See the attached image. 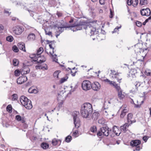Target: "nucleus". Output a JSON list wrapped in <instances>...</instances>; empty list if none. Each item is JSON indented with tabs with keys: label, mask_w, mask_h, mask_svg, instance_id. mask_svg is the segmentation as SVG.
I'll return each mask as SVG.
<instances>
[{
	"label": "nucleus",
	"mask_w": 151,
	"mask_h": 151,
	"mask_svg": "<svg viewBox=\"0 0 151 151\" xmlns=\"http://www.w3.org/2000/svg\"><path fill=\"white\" fill-rule=\"evenodd\" d=\"M93 109L92 105L89 103H85L81 106V113L83 117L87 118L92 114Z\"/></svg>",
	"instance_id": "obj_1"
},
{
	"label": "nucleus",
	"mask_w": 151,
	"mask_h": 151,
	"mask_svg": "<svg viewBox=\"0 0 151 151\" xmlns=\"http://www.w3.org/2000/svg\"><path fill=\"white\" fill-rule=\"evenodd\" d=\"M90 23L91 22H88L84 21H81L78 24L74 23L72 24H70V27H75L77 31L80 30L83 28L85 29H88V27H90Z\"/></svg>",
	"instance_id": "obj_2"
},
{
	"label": "nucleus",
	"mask_w": 151,
	"mask_h": 151,
	"mask_svg": "<svg viewBox=\"0 0 151 151\" xmlns=\"http://www.w3.org/2000/svg\"><path fill=\"white\" fill-rule=\"evenodd\" d=\"M78 111H74L72 114L73 117V122L76 128H78L80 126V120L78 115H79Z\"/></svg>",
	"instance_id": "obj_3"
},
{
	"label": "nucleus",
	"mask_w": 151,
	"mask_h": 151,
	"mask_svg": "<svg viewBox=\"0 0 151 151\" xmlns=\"http://www.w3.org/2000/svg\"><path fill=\"white\" fill-rule=\"evenodd\" d=\"M91 83L88 80L84 81L82 83V88L85 91H86L91 89Z\"/></svg>",
	"instance_id": "obj_4"
},
{
	"label": "nucleus",
	"mask_w": 151,
	"mask_h": 151,
	"mask_svg": "<svg viewBox=\"0 0 151 151\" xmlns=\"http://www.w3.org/2000/svg\"><path fill=\"white\" fill-rule=\"evenodd\" d=\"M141 141L139 139H135L132 140L130 143V145L132 147H135L136 150L139 151L140 149L139 145L141 144Z\"/></svg>",
	"instance_id": "obj_5"
},
{
	"label": "nucleus",
	"mask_w": 151,
	"mask_h": 151,
	"mask_svg": "<svg viewBox=\"0 0 151 151\" xmlns=\"http://www.w3.org/2000/svg\"><path fill=\"white\" fill-rule=\"evenodd\" d=\"M141 14L142 16H149L151 14L150 9L148 8L142 9L140 11Z\"/></svg>",
	"instance_id": "obj_6"
},
{
	"label": "nucleus",
	"mask_w": 151,
	"mask_h": 151,
	"mask_svg": "<svg viewBox=\"0 0 151 151\" xmlns=\"http://www.w3.org/2000/svg\"><path fill=\"white\" fill-rule=\"evenodd\" d=\"M24 28L23 27L19 26H17L16 27L13 32L16 35H19L24 31Z\"/></svg>",
	"instance_id": "obj_7"
},
{
	"label": "nucleus",
	"mask_w": 151,
	"mask_h": 151,
	"mask_svg": "<svg viewBox=\"0 0 151 151\" xmlns=\"http://www.w3.org/2000/svg\"><path fill=\"white\" fill-rule=\"evenodd\" d=\"M91 88L94 91H98L100 88L101 85L97 82H95L93 83H91Z\"/></svg>",
	"instance_id": "obj_8"
},
{
	"label": "nucleus",
	"mask_w": 151,
	"mask_h": 151,
	"mask_svg": "<svg viewBox=\"0 0 151 151\" xmlns=\"http://www.w3.org/2000/svg\"><path fill=\"white\" fill-rule=\"evenodd\" d=\"M27 77L26 76H22L19 77L17 80V83L19 84H21L27 81Z\"/></svg>",
	"instance_id": "obj_9"
},
{
	"label": "nucleus",
	"mask_w": 151,
	"mask_h": 151,
	"mask_svg": "<svg viewBox=\"0 0 151 151\" xmlns=\"http://www.w3.org/2000/svg\"><path fill=\"white\" fill-rule=\"evenodd\" d=\"M103 135L106 136H108L110 132H111V129H109L107 126L103 127Z\"/></svg>",
	"instance_id": "obj_10"
},
{
	"label": "nucleus",
	"mask_w": 151,
	"mask_h": 151,
	"mask_svg": "<svg viewBox=\"0 0 151 151\" xmlns=\"http://www.w3.org/2000/svg\"><path fill=\"white\" fill-rule=\"evenodd\" d=\"M62 27L58 26L57 27L58 29H59L58 32L59 33V34H61L62 33L64 30L63 28H70V24L68 23H66L65 24H61Z\"/></svg>",
	"instance_id": "obj_11"
},
{
	"label": "nucleus",
	"mask_w": 151,
	"mask_h": 151,
	"mask_svg": "<svg viewBox=\"0 0 151 151\" xmlns=\"http://www.w3.org/2000/svg\"><path fill=\"white\" fill-rule=\"evenodd\" d=\"M29 100L27 97L24 96H21L20 99V102L22 105L24 106V105H27V103L28 102H29L28 101Z\"/></svg>",
	"instance_id": "obj_12"
},
{
	"label": "nucleus",
	"mask_w": 151,
	"mask_h": 151,
	"mask_svg": "<svg viewBox=\"0 0 151 151\" xmlns=\"http://www.w3.org/2000/svg\"><path fill=\"white\" fill-rule=\"evenodd\" d=\"M90 27H88V29H87L89 31H90V33L91 34V35H93L95 34H97L99 32V30H97L95 28H93V27L91 26L90 24Z\"/></svg>",
	"instance_id": "obj_13"
},
{
	"label": "nucleus",
	"mask_w": 151,
	"mask_h": 151,
	"mask_svg": "<svg viewBox=\"0 0 151 151\" xmlns=\"http://www.w3.org/2000/svg\"><path fill=\"white\" fill-rule=\"evenodd\" d=\"M37 58L38 60L37 64H41L45 62L46 60V58L44 55L41 56L39 55Z\"/></svg>",
	"instance_id": "obj_14"
},
{
	"label": "nucleus",
	"mask_w": 151,
	"mask_h": 151,
	"mask_svg": "<svg viewBox=\"0 0 151 151\" xmlns=\"http://www.w3.org/2000/svg\"><path fill=\"white\" fill-rule=\"evenodd\" d=\"M20 70L21 74L22 76L29 73L30 71L29 69L27 66L26 67H24L23 68L21 69Z\"/></svg>",
	"instance_id": "obj_15"
},
{
	"label": "nucleus",
	"mask_w": 151,
	"mask_h": 151,
	"mask_svg": "<svg viewBox=\"0 0 151 151\" xmlns=\"http://www.w3.org/2000/svg\"><path fill=\"white\" fill-rule=\"evenodd\" d=\"M15 119L17 121L21 122L22 123H24L25 122V118L24 117H22L20 115H17L15 116Z\"/></svg>",
	"instance_id": "obj_16"
},
{
	"label": "nucleus",
	"mask_w": 151,
	"mask_h": 151,
	"mask_svg": "<svg viewBox=\"0 0 151 151\" xmlns=\"http://www.w3.org/2000/svg\"><path fill=\"white\" fill-rule=\"evenodd\" d=\"M129 125L128 123H125L123 126L121 127V129L122 131L125 133L127 131V128L129 126Z\"/></svg>",
	"instance_id": "obj_17"
},
{
	"label": "nucleus",
	"mask_w": 151,
	"mask_h": 151,
	"mask_svg": "<svg viewBox=\"0 0 151 151\" xmlns=\"http://www.w3.org/2000/svg\"><path fill=\"white\" fill-rule=\"evenodd\" d=\"M61 142V141L60 139H57L55 138H54L52 141V143L54 145H56L58 143L60 145Z\"/></svg>",
	"instance_id": "obj_18"
},
{
	"label": "nucleus",
	"mask_w": 151,
	"mask_h": 151,
	"mask_svg": "<svg viewBox=\"0 0 151 151\" xmlns=\"http://www.w3.org/2000/svg\"><path fill=\"white\" fill-rule=\"evenodd\" d=\"M135 84L134 86L135 88L134 89V88H133L131 91H132L133 92H137L138 91V88L140 86L141 83L140 82H137L136 83H135Z\"/></svg>",
	"instance_id": "obj_19"
},
{
	"label": "nucleus",
	"mask_w": 151,
	"mask_h": 151,
	"mask_svg": "<svg viewBox=\"0 0 151 151\" xmlns=\"http://www.w3.org/2000/svg\"><path fill=\"white\" fill-rule=\"evenodd\" d=\"M40 146L43 149L45 150L49 147V145L46 142H43L41 143Z\"/></svg>",
	"instance_id": "obj_20"
},
{
	"label": "nucleus",
	"mask_w": 151,
	"mask_h": 151,
	"mask_svg": "<svg viewBox=\"0 0 151 151\" xmlns=\"http://www.w3.org/2000/svg\"><path fill=\"white\" fill-rule=\"evenodd\" d=\"M35 38V36L33 33H30L28 36L27 38L29 40H34Z\"/></svg>",
	"instance_id": "obj_21"
},
{
	"label": "nucleus",
	"mask_w": 151,
	"mask_h": 151,
	"mask_svg": "<svg viewBox=\"0 0 151 151\" xmlns=\"http://www.w3.org/2000/svg\"><path fill=\"white\" fill-rule=\"evenodd\" d=\"M28 102L27 103V104L26 105H24V106L26 108L28 109H32V104L31 101L30 100L28 101Z\"/></svg>",
	"instance_id": "obj_22"
},
{
	"label": "nucleus",
	"mask_w": 151,
	"mask_h": 151,
	"mask_svg": "<svg viewBox=\"0 0 151 151\" xmlns=\"http://www.w3.org/2000/svg\"><path fill=\"white\" fill-rule=\"evenodd\" d=\"M19 48L20 50H23L24 52H26L25 47V44L24 43L21 44L18 43V45Z\"/></svg>",
	"instance_id": "obj_23"
},
{
	"label": "nucleus",
	"mask_w": 151,
	"mask_h": 151,
	"mask_svg": "<svg viewBox=\"0 0 151 151\" xmlns=\"http://www.w3.org/2000/svg\"><path fill=\"white\" fill-rule=\"evenodd\" d=\"M128 111L126 109H124L121 112L120 115V117L121 118H124V116L126 115L127 113L128 112Z\"/></svg>",
	"instance_id": "obj_24"
},
{
	"label": "nucleus",
	"mask_w": 151,
	"mask_h": 151,
	"mask_svg": "<svg viewBox=\"0 0 151 151\" xmlns=\"http://www.w3.org/2000/svg\"><path fill=\"white\" fill-rule=\"evenodd\" d=\"M68 75V74H66L65 77H63L59 81V83L60 84L63 83L67 81V79L68 78V76H67Z\"/></svg>",
	"instance_id": "obj_25"
},
{
	"label": "nucleus",
	"mask_w": 151,
	"mask_h": 151,
	"mask_svg": "<svg viewBox=\"0 0 151 151\" xmlns=\"http://www.w3.org/2000/svg\"><path fill=\"white\" fill-rule=\"evenodd\" d=\"M99 115L100 114L98 112H94L92 116V118L94 119V120L97 119Z\"/></svg>",
	"instance_id": "obj_26"
},
{
	"label": "nucleus",
	"mask_w": 151,
	"mask_h": 151,
	"mask_svg": "<svg viewBox=\"0 0 151 151\" xmlns=\"http://www.w3.org/2000/svg\"><path fill=\"white\" fill-rule=\"evenodd\" d=\"M103 127H102L100 128L97 133V135L98 137L102 136L103 135Z\"/></svg>",
	"instance_id": "obj_27"
},
{
	"label": "nucleus",
	"mask_w": 151,
	"mask_h": 151,
	"mask_svg": "<svg viewBox=\"0 0 151 151\" xmlns=\"http://www.w3.org/2000/svg\"><path fill=\"white\" fill-rule=\"evenodd\" d=\"M12 108L11 104L8 105L6 107V110L9 113H11L12 112Z\"/></svg>",
	"instance_id": "obj_28"
},
{
	"label": "nucleus",
	"mask_w": 151,
	"mask_h": 151,
	"mask_svg": "<svg viewBox=\"0 0 151 151\" xmlns=\"http://www.w3.org/2000/svg\"><path fill=\"white\" fill-rule=\"evenodd\" d=\"M61 72V71L58 70H56L55 71L53 74V76L54 78L56 77L57 78H59V74Z\"/></svg>",
	"instance_id": "obj_29"
},
{
	"label": "nucleus",
	"mask_w": 151,
	"mask_h": 151,
	"mask_svg": "<svg viewBox=\"0 0 151 151\" xmlns=\"http://www.w3.org/2000/svg\"><path fill=\"white\" fill-rule=\"evenodd\" d=\"M72 140V137L71 136L69 135L67 136L65 139V141L67 142H70Z\"/></svg>",
	"instance_id": "obj_30"
},
{
	"label": "nucleus",
	"mask_w": 151,
	"mask_h": 151,
	"mask_svg": "<svg viewBox=\"0 0 151 151\" xmlns=\"http://www.w3.org/2000/svg\"><path fill=\"white\" fill-rule=\"evenodd\" d=\"M13 65L15 66H17L19 65V61L16 58H14L13 60Z\"/></svg>",
	"instance_id": "obj_31"
},
{
	"label": "nucleus",
	"mask_w": 151,
	"mask_h": 151,
	"mask_svg": "<svg viewBox=\"0 0 151 151\" xmlns=\"http://www.w3.org/2000/svg\"><path fill=\"white\" fill-rule=\"evenodd\" d=\"M14 75L16 76H19L21 74V70L19 69L16 70L14 71Z\"/></svg>",
	"instance_id": "obj_32"
},
{
	"label": "nucleus",
	"mask_w": 151,
	"mask_h": 151,
	"mask_svg": "<svg viewBox=\"0 0 151 151\" xmlns=\"http://www.w3.org/2000/svg\"><path fill=\"white\" fill-rule=\"evenodd\" d=\"M119 76L118 73H115L114 75V77L115 78H116V80H117V81L119 83H120L121 82V81H120L122 79V78H119Z\"/></svg>",
	"instance_id": "obj_33"
},
{
	"label": "nucleus",
	"mask_w": 151,
	"mask_h": 151,
	"mask_svg": "<svg viewBox=\"0 0 151 151\" xmlns=\"http://www.w3.org/2000/svg\"><path fill=\"white\" fill-rule=\"evenodd\" d=\"M91 132L94 133L97 131V128L96 126H93L91 127L90 129Z\"/></svg>",
	"instance_id": "obj_34"
},
{
	"label": "nucleus",
	"mask_w": 151,
	"mask_h": 151,
	"mask_svg": "<svg viewBox=\"0 0 151 151\" xmlns=\"http://www.w3.org/2000/svg\"><path fill=\"white\" fill-rule=\"evenodd\" d=\"M43 51V49L42 47H40L37 50V55H41V54Z\"/></svg>",
	"instance_id": "obj_35"
},
{
	"label": "nucleus",
	"mask_w": 151,
	"mask_h": 151,
	"mask_svg": "<svg viewBox=\"0 0 151 151\" xmlns=\"http://www.w3.org/2000/svg\"><path fill=\"white\" fill-rule=\"evenodd\" d=\"M147 4V0H140L139 4L141 5H145Z\"/></svg>",
	"instance_id": "obj_36"
},
{
	"label": "nucleus",
	"mask_w": 151,
	"mask_h": 151,
	"mask_svg": "<svg viewBox=\"0 0 151 151\" xmlns=\"http://www.w3.org/2000/svg\"><path fill=\"white\" fill-rule=\"evenodd\" d=\"M13 38L12 36H9L6 38V40L9 42H11L13 41Z\"/></svg>",
	"instance_id": "obj_37"
},
{
	"label": "nucleus",
	"mask_w": 151,
	"mask_h": 151,
	"mask_svg": "<svg viewBox=\"0 0 151 151\" xmlns=\"http://www.w3.org/2000/svg\"><path fill=\"white\" fill-rule=\"evenodd\" d=\"M12 50L15 52H17L19 51V50L18 48L16 45H14L12 47Z\"/></svg>",
	"instance_id": "obj_38"
},
{
	"label": "nucleus",
	"mask_w": 151,
	"mask_h": 151,
	"mask_svg": "<svg viewBox=\"0 0 151 151\" xmlns=\"http://www.w3.org/2000/svg\"><path fill=\"white\" fill-rule=\"evenodd\" d=\"M70 87L71 88V89L70 90V92L69 93L71 94V92H73L75 91L76 89L77 88L78 86L77 84H76L73 88V87L72 86H71Z\"/></svg>",
	"instance_id": "obj_39"
},
{
	"label": "nucleus",
	"mask_w": 151,
	"mask_h": 151,
	"mask_svg": "<svg viewBox=\"0 0 151 151\" xmlns=\"http://www.w3.org/2000/svg\"><path fill=\"white\" fill-rule=\"evenodd\" d=\"M9 10H10L9 9H5L4 11V13L7 14L8 16H9L11 12H9Z\"/></svg>",
	"instance_id": "obj_40"
},
{
	"label": "nucleus",
	"mask_w": 151,
	"mask_h": 151,
	"mask_svg": "<svg viewBox=\"0 0 151 151\" xmlns=\"http://www.w3.org/2000/svg\"><path fill=\"white\" fill-rule=\"evenodd\" d=\"M118 96L120 99L121 98H122L123 97L124 95L122 94V90H120L119 91H118Z\"/></svg>",
	"instance_id": "obj_41"
},
{
	"label": "nucleus",
	"mask_w": 151,
	"mask_h": 151,
	"mask_svg": "<svg viewBox=\"0 0 151 151\" xmlns=\"http://www.w3.org/2000/svg\"><path fill=\"white\" fill-rule=\"evenodd\" d=\"M12 96V101H16L17 100V94L14 93L13 94Z\"/></svg>",
	"instance_id": "obj_42"
},
{
	"label": "nucleus",
	"mask_w": 151,
	"mask_h": 151,
	"mask_svg": "<svg viewBox=\"0 0 151 151\" xmlns=\"http://www.w3.org/2000/svg\"><path fill=\"white\" fill-rule=\"evenodd\" d=\"M98 122L100 124H105V122L103 118H101L98 120Z\"/></svg>",
	"instance_id": "obj_43"
},
{
	"label": "nucleus",
	"mask_w": 151,
	"mask_h": 151,
	"mask_svg": "<svg viewBox=\"0 0 151 151\" xmlns=\"http://www.w3.org/2000/svg\"><path fill=\"white\" fill-rule=\"evenodd\" d=\"M39 55H37V54H33L30 55L29 57L31 59H33L37 57Z\"/></svg>",
	"instance_id": "obj_44"
},
{
	"label": "nucleus",
	"mask_w": 151,
	"mask_h": 151,
	"mask_svg": "<svg viewBox=\"0 0 151 151\" xmlns=\"http://www.w3.org/2000/svg\"><path fill=\"white\" fill-rule=\"evenodd\" d=\"M99 30L101 31L100 33L101 34H99V36H101L102 35H104L105 34L106 32L104 30H103L101 28L99 29Z\"/></svg>",
	"instance_id": "obj_45"
},
{
	"label": "nucleus",
	"mask_w": 151,
	"mask_h": 151,
	"mask_svg": "<svg viewBox=\"0 0 151 151\" xmlns=\"http://www.w3.org/2000/svg\"><path fill=\"white\" fill-rule=\"evenodd\" d=\"M121 27V26H120L119 27H116L114 30V31H112V33H115L116 32H117V31H118V29L120 28Z\"/></svg>",
	"instance_id": "obj_46"
},
{
	"label": "nucleus",
	"mask_w": 151,
	"mask_h": 151,
	"mask_svg": "<svg viewBox=\"0 0 151 151\" xmlns=\"http://www.w3.org/2000/svg\"><path fill=\"white\" fill-rule=\"evenodd\" d=\"M110 15L109 16V17L110 18H111L113 17V15H114V12L112 11V10L111 9H110Z\"/></svg>",
	"instance_id": "obj_47"
},
{
	"label": "nucleus",
	"mask_w": 151,
	"mask_h": 151,
	"mask_svg": "<svg viewBox=\"0 0 151 151\" xmlns=\"http://www.w3.org/2000/svg\"><path fill=\"white\" fill-rule=\"evenodd\" d=\"M133 114L131 113H129L127 115V119H132V118Z\"/></svg>",
	"instance_id": "obj_48"
},
{
	"label": "nucleus",
	"mask_w": 151,
	"mask_h": 151,
	"mask_svg": "<svg viewBox=\"0 0 151 151\" xmlns=\"http://www.w3.org/2000/svg\"><path fill=\"white\" fill-rule=\"evenodd\" d=\"M133 2L132 0H130V1H129V0H127V3L129 6L131 5L132 4H133Z\"/></svg>",
	"instance_id": "obj_49"
},
{
	"label": "nucleus",
	"mask_w": 151,
	"mask_h": 151,
	"mask_svg": "<svg viewBox=\"0 0 151 151\" xmlns=\"http://www.w3.org/2000/svg\"><path fill=\"white\" fill-rule=\"evenodd\" d=\"M45 33L46 35H48L49 36H51V37L52 36V33L50 31H49L48 32H47V31L45 29Z\"/></svg>",
	"instance_id": "obj_50"
},
{
	"label": "nucleus",
	"mask_w": 151,
	"mask_h": 151,
	"mask_svg": "<svg viewBox=\"0 0 151 151\" xmlns=\"http://www.w3.org/2000/svg\"><path fill=\"white\" fill-rule=\"evenodd\" d=\"M117 126H114L113 127L112 130H113V132L115 133V134L116 136H119V134L121 133H119V134H118L117 133H116L115 132L116 131H115V130H114L115 127L117 128Z\"/></svg>",
	"instance_id": "obj_51"
},
{
	"label": "nucleus",
	"mask_w": 151,
	"mask_h": 151,
	"mask_svg": "<svg viewBox=\"0 0 151 151\" xmlns=\"http://www.w3.org/2000/svg\"><path fill=\"white\" fill-rule=\"evenodd\" d=\"M136 24L137 26L138 27H140L142 26L141 22L139 21H137L136 22Z\"/></svg>",
	"instance_id": "obj_52"
},
{
	"label": "nucleus",
	"mask_w": 151,
	"mask_h": 151,
	"mask_svg": "<svg viewBox=\"0 0 151 151\" xmlns=\"http://www.w3.org/2000/svg\"><path fill=\"white\" fill-rule=\"evenodd\" d=\"M46 42H47V44H50V43H55L56 42L54 40H52V41H50V40H46Z\"/></svg>",
	"instance_id": "obj_53"
},
{
	"label": "nucleus",
	"mask_w": 151,
	"mask_h": 151,
	"mask_svg": "<svg viewBox=\"0 0 151 151\" xmlns=\"http://www.w3.org/2000/svg\"><path fill=\"white\" fill-rule=\"evenodd\" d=\"M111 85L114 88H116V87L118 86V84H116V83L114 81L112 82V84H111Z\"/></svg>",
	"instance_id": "obj_54"
},
{
	"label": "nucleus",
	"mask_w": 151,
	"mask_h": 151,
	"mask_svg": "<svg viewBox=\"0 0 151 151\" xmlns=\"http://www.w3.org/2000/svg\"><path fill=\"white\" fill-rule=\"evenodd\" d=\"M63 104V102H60L58 103V106L59 107V109H58V110H59V109H60L62 107Z\"/></svg>",
	"instance_id": "obj_55"
},
{
	"label": "nucleus",
	"mask_w": 151,
	"mask_h": 151,
	"mask_svg": "<svg viewBox=\"0 0 151 151\" xmlns=\"http://www.w3.org/2000/svg\"><path fill=\"white\" fill-rule=\"evenodd\" d=\"M55 56V57L53 58V61L55 62L56 63H58V62L57 61H58V59L56 58V57H57V55L56 54H55L54 55Z\"/></svg>",
	"instance_id": "obj_56"
},
{
	"label": "nucleus",
	"mask_w": 151,
	"mask_h": 151,
	"mask_svg": "<svg viewBox=\"0 0 151 151\" xmlns=\"http://www.w3.org/2000/svg\"><path fill=\"white\" fill-rule=\"evenodd\" d=\"M148 137L147 136H145L143 137L142 139L144 141H145V142H146L147 141V140L148 139Z\"/></svg>",
	"instance_id": "obj_57"
},
{
	"label": "nucleus",
	"mask_w": 151,
	"mask_h": 151,
	"mask_svg": "<svg viewBox=\"0 0 151 151\" xmlns=\"http://www.w3.org/2000/svg\"><path fill=\"white\" fill-rule=\"evenodd\" d=\"M138 3V0H135L134 3H133V6L134 7L136 6L137 5Z\"/></svg>",
	"instance_id": "obj_58"
},
{
	"label": "nucleus",
	"mask_w": 151,
	"mask_h": 151,
	"mask_svg": "<svg viewBox=\"0 0 151 151\" xmlns=\"http://www.w3.org/2000/svg\"><path fill=\"white\" fill-rule=\"evenodd\" d=\"M104 81L105 82H106L109 83V84L111 85V84H112V83L113 81H110L108 79H106L104 80Z\"/></svg>",
	"instance_id": "obj_59"
},
{
	"label": "nucleus",
	"mask_w": 151,
	"mask_h": 151,
	"mask_svg": "<svg viewBox=\"0 0 151 151\" xmlns=\"http://www.w3.org/2000/svg\"><path fill=\"white\" fill-rule=\"evenodd\" d=\"M37 22H38L40 24L43 23V21L39 17H37Z\"/></svg>",
	"instance_id": "obj_60"
},
{
	"label": "nucleus",
	"mask_w": 151,
	"mask_h": 151,
	"mask_svg": "<svg viewBox=\"0 0 151 151\" xmlns=\"http://www.w3.org/2000/svg\"><path fill=\"white\" fill-rule=\"evenodd\" d=\"M45 66H41V67L40 68H41V69H44L45 70H47V67L46 64H45Z\"/></svg>",
	"instance_id": "obj_61"
},
{
	"label": "nucleus",
	"mask_w": 151,
	"mask_h": 151,
	"mask_svg": "<svg viewBox=\"0 0 151 151\" xmlns=\"http://www.w3.org/2000/svg\"><path fill=\"white\" fill-rule=\"evenodd\" d=\"M106 0H99L100 4L101 5H103L104 4L105 1Z\"/></svg>",
	"instance_id": "obj_62"
},
{
	"label": "nucleus",
	"mask_w": 151,
	"mask_h": 151,
	"mask_svg": "<svg viewBox=\"0 0 151 151\" xmlns=\"http://www.w3.org/2000/svg\"><path fill=\"white\" fill-rule=\"evenodd\" d=\"M32 61L35 62L36 64H37L38 60H37V58L36 57L32 59Z\"/></svg>",
	"instance_id": "obj_63"
},
{
	"label": "nucleus",
	"mask_w": 151,
	"mask_h": 151,
	"mask_svg": "<svg viewBox=\"0 0 151 151\" xmlns=\"http://www.w3.org/2000/svg\"><path fill=\"white\" fill-rule=\"evenodd\" d=\"M56 14L57 15L58 17H60L62 15V13L58 12Z\"/></svg>",
	"instance_id": "obj_64"
}]
</instances>
